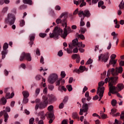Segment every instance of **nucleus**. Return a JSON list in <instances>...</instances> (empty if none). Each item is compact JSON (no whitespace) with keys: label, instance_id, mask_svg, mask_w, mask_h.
Returning a JSON list of instances; mask_svg holds the SVG:
<instances>
[{"label":"nucleus","instance_id":"nucleus-3","mask_svg":"<svg viewBox=\"0 0 124 124\" xmlns=\"http://www.w3.org/2000/svg\"><path fill=\"white\" fill-rule=\"evenodd\" d=\"M48 81L50 84H54L55 82V86L58 87V91L60 92H62V91L66 92L67 91L64 86H62V85H64L65 80L62 78H59V76L56 74L50 75L48 78Z\"/></svg>","mask_w":124,"mask_h":124},{"label":"nucleus","instance_id":"nucleus-51","mask_svg":"<svg viewBox=\"0 0 124 124\" xmlns=\"http://www.w3.org/2000/svg\"><path fill=\"white\" fill-rule=\"evenodd\" d=\"M74 15H76V14H79V9L78 8L76 9V10L74 12Z\"/></svg>","mask_w":124,"mask_h":124},{"label":"nucleus","instance_id":"nucleus-40","mask_svg":"<svg viewBox=\"0 0 124 124\" xmlns=\"http://www.w3.org/2000/svg\"><path fill=\"white\" fill-rule=\"evenodd\" d=\"M40 93V89L37 88L35 90V94L36 96H37L38 94H39V93Z\"/></svg>","mask_w":124,"mask_h":124},{"label":"nucleus","instance_id":"nucleus-13","mask_svg":"<svg viewBox=\"0 0 124 124\" xmlns=\"http://www.w3.org/2000/svg\"><path fill=\"white\" fill-rule=\"evenodd\" d=\"M38 116L40 117L41 120L39 121L38 124H44L43 122V120H45L46 116H47L46 114L44 113V111H40L39 112Z\"/></svg>","mask_w":124,"mask_h":124},{"label":"nucleus","instance_id":"nucleus-25","mask_svg":"<svg viewBox=\"0 0 124 124\" xmlns=\"http://www.w3.org/2000/svg\"><path fill=\"white\" fill-rule=\"evenodd\" d=\"M22 94L23 95V97L28 98L29 96H30V93H29V92L25 91H23L22 92Z\"/></svg>","mask_w":124,"mask_h":124},{"label":"nucleus","instance_id":"nucleus-61","mask_svg":"<svg viewBox=\"0 0 124 124\" xmlns=\"http://www.w3.org/2000/svg\"><path fill=\"white\" fill-rule=\"evenodd\" d=\"M47 92L48 91H47V88H45L43 90V93L44 94H46Z\"/></svg>","mask_w":124,"mask_h":124},{"label":"nucleus","instance_id":"nucleus-37","mask_svg":"<svg viewBox=\"0 0 124 124\" xmlns=\"http://www.w3.org/2000/svg\"><path fill=\"white\" fill-rule=\"evenodd\" d=\"M29 102V99L28 98L24 97L23 100V103H24V104H26Z\"/></svg>","mask_w":124,"mask_h":124},{"label":"nucleus","instance_id":"nucleus-39","mask_svg":"<svg viewBox=\"0 0 124 124\" xmlns=\"http://www.w3.org/2000/svg\"><path fill=\"white\" fill-rule=\"evenodd\" d=\"M122 123V121H118L117 119H115L114 124H121Z\"/></svg>","mask_w":124,"mask_h":124},{"label":"nucleus","instance_id":"nucleus-6","mask_svg":"<svg viewBox=\"0 0 124 124\" xmlns=\"http://www.w3.org/2000/svg\"><path fill=\"white\" fill-rule=\"evenodd\" d=\"M15 21H16V16L13 14L9 13L5 19V23L12 26V25H14Z\"/></svg>","mask_w":124,"mask_h":124},{"label":"nucleus","instance_id":"nucleus-28","mask_svg":"<svg viewBox=\"0 0 124 124\" xmlns=\"http://www.w3.org/2000/svg\"><path fill=\"white\" fill-rule=\"evenodd\" d=\"M10 2L9 0H0V5H2L4 2L6 4H8Z\"/></svg>","mask_w":124,"mask_h":124},{"label":"nucleus","instance_id":"nucleus-55","mask_svg":"<svg viewBox=\"0 0 124 124\" xmlns=\"http://www.w3.org/2000/svg\"><path fill=\"white\" fill-rule=\"evenodd\" d=\"M9 72H8V71H7V70L6 69H5L4 71V75L5 76H8V74H9Z\"/></svg>","mask_w":124,"mask_h":124},{"label":"nucleus","instance_id":"nucleus-44","mask_svg":"<svg viewBox=\"0 0 124 124\" xmlns=\"http://www.w3.org/2000/svg\"><path fill=\"white\" fill-rule=\"evenodd\" d=\"M34 122V118H31L29 120V124H33Z\"/></svg>","mask_w":124,"mask_h":124},{"label":"nucleus","instance_id":"nucleus-22","mask_svg":"<svg viewBox=\"0 0 124 124\" xmlns=\"http://www.w3.org/2000/svg\"><path fill=\"white\" fill-rule=\"evenodd\" d=\"M72 59H73V60H76V62L79 63V62H80V60H81V57H80L79 54H75L72 56Z\"/></svg>","mask_w":124,"mask_h":124},{"label":"nucleus","instance_id":"nucleus-29","mask_svg":"<svg viewBox=\"0 0 124 124\" xmlns=\"http://www.w3.org/2000/svg\"><path fill=\"white\" fill-rule=\"evenodd\" d=\"M100 116L101 117L102 119H106V118H107V115L103 113L102 111H100Z\"/></svg>","mask_w":124,"mask_h":124},{"label":"nucleus","instance_id":"nucleus-1","mask_svg":"<svg viewBox=\"0 0 124 124\" xmlns=\"http://www.w3.org/2000/svg\"><path fill=\"white\" fill-rule=\"evenodd\" d=\"M112 74V77L107 78L105 79V82L106 83H108L109 86V92L108 94L109 96H111L112 94H117V96L122 98V96L119 93V92H121L124 88V84H119L117 86H115V85L118 83V80L119 77H117L119 75V73H123V68L120 66L119 68L116 67V69L114 68L109 69L108 71L107 76H110V74Z\"/></svg>","mask_w":124,"mask_h":124},{"label":"nucleus","instance_id":"nucleus-35","mask_svg":"<svg viewBox=\"0 0 124 124\" xmlns=\"http://www.w3.org/2000/svg\"><path fill=\"white\" fill-rule=\"evenodd\" d=\"M117 104V100H116L115 99H113L111 101V105H112V106H116Z\"/></svg>","mask_w":124,"mask_h":124},{"label":"nucleus","instance_id":"nucleus-8","mask_svg":"<svg viewBox=\"0 0 124 124\" xmlns=\"http://www.w3.org/2000/svg\"><path fill=\"white\" fill-rule=\"evenodd\" d=\"M24 60H26L28 62H31V54L23 52L20 55L19 61L20 62H23Z\"/></svg>","mask_w":124,"mask_h":124},{"label":"nucleus","instance_id":"nucleus-11","mask_svg":"<svg viewBox=\"0 0 124 124\" xmlns=\"http://www.w3.org/2000/svg\"><path fill=\"white\" fill-rule=\"evenodd\" d=\"M11 98L10 93L9 92L6 93L5 97H3L0 99V105H5L6 104V102H7V100L6 99H9Z\"/></svg>","mask_w":124,"mask_h":124},{"label":"nucleus","instance_id":"nucleus-4","mask_svg":"<svg viewBox=\"0 0 124 124\" xmlns=\"http://www.w3.org/2000/svg\"><path fill=\"white\" fill-rule=\"evenodd\" d=\"M69 47L70 49H67V52L68 54H71L72 53V49L75 47H82V48H85V45L82 44V42L80 43L78 42V39L76 38L73 40V43L72 44H69Z\"/></svg>","mask_w":124,"mask_h":124},{"label":"nucleus","instance_id":"nucleus-53","mask_svg":"<svg viewBox=\"0 0 124 124\" xmlns=\"http://www.w3.org/2000/svg\"><path fill=\"white\" fill-rule=\"evenodd\" d=\"M98 0H92V4H96V3H97V2H98Z\"/></svg>","mask_w":124,"mask_h":124},{"label":"nucleus","instance_id":"nucleus-18","mask_svg":"<svg viewBox=\"0 0 124 124\" xmlns=\"http://www.w3.org/2000/svg\"><path fill=\"white\" fill-rule=\"evenodd\" d=\"M46 115V117H47L48 119H49L48 122L49 124H52L53 121L55 120V118H54V113H53V112H47Z\"/></svg>","mask_w":124,"mask_h":124},{"label":"nucleus","instance_id":"nucleus-50","mask_svg":"<svg viewBox=\"0 0 124 124\" xmlns=\"http://www.w3.org/2000/svg\"><path fill=\"white\" fill-rule=\"evenodd\" d=\"M10 90V88H5L4 90V93H9Z\"/></svg>","mask_w":124,"mask_h":124},{"label":"nucleus","instance_id":"nucleus-49","mask_svg":"<svg viewBox=\"0 0 124 124\" xmlns=\"http://www.w3.org/2000/svg\"><path fill=\"white\" fill-rule=\"evenodd\" d=\"M61 75L62 78H64V77H65V75H66L65 72H64V71L61 72Z\"/></svg>","mask_w":124,"mask_h":124},{"label":"nucleus","instance_id":"nucleus-5","mask_svg":"<svg viewBox=\"0 0 124 124\" xmlns=\"http://www.w3.org/2000/svg\"><path fill=\"white\" fill-rule=\"evenodd\" d=\"M43 101L39 103V104H37L35 107V110H37L39 108V109H44L46 108L48 105V97L45 95L43 96Z\"/></svg>","mask_w":124,"mask_h":124},{"label":"nucleus","instance_id":"nucleus-47","mask_svg":"<svg viewBox=\"0 0 124 124\" xmlns=\"http://www.w3.org/2000/svg\"><path fill=\"white\" fill-rule=\"evenodd\" d=\"M64 107V104H63V103H61L59 106V109H62Z\"/></svg>","mask_w":124,"mask_h":124},{"label":"nucleus","instance_id":"nucleus-59","mask_svg":"<svg viewBox=\"0 0 124 124\" xmlns=\"http://www.w3.org/2000/svg\"><path fill=\"white\" fill-rule=\"evenodd\" d=\"M20 9H25V8H27V6L26 5H22L20 6Z\"/></svg>","mask_w":124,"mask_h":124},{"label":"nucleus","instance_id":"nucleus-2","mask_svg":"<svg viewBox=\"0 0 124 124\" xmlns=\"http://www.w3.org/2000/svg\"><path fill=\"white\" fill-rule=\"evenodd\" d=\"M67 18H68V13L64 12L62 13L59 18L56 19V23L57 24H62V27H65L64 31L60 27H56L53 31V33H49V37L50 38L55 37V38L58 39L59 36L61 35V37L63 39H65L67 34L72 31L70 27H67Z\"/></svg>","mask_w":124,"mask_h":124},{"label":"nucleus","instance_id":"nucleus-62","mask_svg":"<svg viewBox=\"0 0 124 124\" xmlns=\"http://www.w3.org/2000/svg\"><path fill=\"white\" fill-rule=\"evenodd\" d=\"M55 10H61V6L59 5L55 6Z\"/></svg>","mask_w":124,"mask_h":124},{"label":"nucleus","instance_id":"nucleus-52","mask_svg":"<svg viewBox=\"0 0 124 124\" xmlns=\"http://www.w3.org/2000/svg\"><path fill=\"white\" fill-rule=\"evenodd\" d=\"M48 88L50 91H53V90H54V86L53 85H48Z\"/></svg>","mask_w":124,"mask_h":124},{"label":"nucleus","instance_id":"nucleus-38","mask_svg":"<svg viewBox=\"0 0 124 124\" xmlns=\"http://www.w3.org/2000/svg\"><path fill=\"white\" fill-rule=\"evenodd\" d=\"M111 112L110 113V114H112V115L115 114V113H117V109L116 108H112L111 110Z\"/></svg>","mask_w":124,"mask_h":124},{"label":"nucleus","instance_id":"nucleus-42","mask_svg":"<svg viewBox=\"0 0 124 124\" xmlns=\"http://www.w3.org/2000/svg\"><path fill=\"white\" fill-rule=\"evenodd\" d=\"M91 63H93V60L89 59L86 63V64H91Z\"/></svg>","mask_w":124,"mask_h":124},{"label":"nucleus","instance_id":"nucleus-36","mask_svg":"<svg viewBox=\"0 0 124 124\" xmlns=\"http://www.w3.org/2000/svg\"><path fill=\"white\" fill-rule=\"evenodd\" d=\"M47 35L46 33H39V36L40 37H42V38H44V37H45V36H46Z\"/></svg>","mask_w":124,"mask_h":124},{"label":"nucleus","instance_id":"nucleus-54","mask_svg":"<svg viewBox=\"0 0 124 124\" xmlns=\"http://www.w3.org/2000/svg\"><path fill=\"white\" fill-rule=\"evenodd\" d=\"M76 47L75 48H74L73 49V53H78V47H77V46H75Z\"/></svg>","mask_w":124,"mask_h":124},{"label":"nucleus","instance_id":"nucleus-24","mask_svg":"<svg viewBox=\"0 0 124 124\" xmlns=\"http://www.w3.org/2000/svg\"><path fill=\"white\" fill-rule=\"evenodd\" d=\"M97 94L99 95L100 96L99 99L98 100V101H100L101 99H102V97H103V94L104 93V92L103 91H97Z\"/></svg>","mask_w":124,"mask_h":124},{"label":"nucleus","instance_id":"nucleus-56","mask_svg":"<svg viewBox=\"0 0 124 124\" xmlns=\"http://www.w3.org/2000/svg\"><path fill=\"white\" fill-rule=\"evenodd\" d=\"M112 47V44L111 43V42H109L108 44V46L107 47V49L108 50H110L111 49V47Z\"/></svg>","mask_w":124,"mask_h":124},{"label":"nucleus","instance_id":"nucleus-7","mask_svg":"<svg viewBox=\"0 0 124 124\" xmlns=\"http://www.w3.org/2000/svg\"><path fill=\"white\" fill-rule=\"evenodd\" d=\"M10 111H11V108L10 107H7L5 108V110H3V111H1L0 112V117H2V116L4 115L5 123L7 122L8 118H9V116H8V113H7V112H9Z\"/></svg>","mask_w":124,"mask_h":124},{"label":"nucleus","instance_id":"nucleus-16","mask_svg":"<svg viewBox=\"0 0 124 124\" xmlns=\"http://www.w3.org/2000/svg\"><path fill=\"white\" fill-rule=\"evenodd\" d=\"M46 96H47L48 102H49L50 104H52V103H54L55 101H57V98H56V97L53 94H48Z\"/></svg>","mask_w":124,"mask_h":124},{"label":"nucleus","instance_id":"nucleus-17","mask_svg":"<svg viewBox=\"0 0 124 124\" xmlns=\"http://www.w3.org/2000/svg\"><path fill=\"white\" fill-rule=\"evenodd\" d=\"M85 70H86V71H88V69H87L85 66L80 65L79 69H76L73 71V72H76V73L80 74V72H84Z\"/></svg>","mask_w":124,"mask_h":124},{"label":"nucleus","instance_id":"nucleus-45","mask_svg":"<svg viewBox=\"0 0 124 124\" xmlns=\"http://www.w3.org/2000/svg\"><path fill=\"white\" fill-rule=\"evenodd\" d=\"M58 55L59 57H62V55H63V53L62 52V51L60 50L58 53Z\"/></svg>","mask_w":124,"mask_h":124},{"label":"nucleus","instance_id":"nucleus-19","mask_svg":"<svg viewBox=\"0 0 124 124\" xmlns=\"http://www.w3.org/2000/svg\"><path fill=\"white\" fill-rule=\"evenodd\" d=\"M74 3L76 5H79H79L80 7H83V6H85L87 4L86 2H85V0H78V1L74 0Z\"/></svg>","mask_w":124,"mask_h":124},{"label":"nucleus","instance_id":"nucleus-31","mask_svg":"<svg viewBox=\"0 0 124 124\" xmlns=\"http://www.w3.org/2000/svg\"><path fill=\"white\" fill-rule=\"evenodd\" d=\"M54 109V107L52 105H50L47 108L48 111H49V113H52V111H53Z\"/></svg>","mask_w":124,"mask_h":124},{"label":"nucleus","instance_id":"nucleus-12","mask_svg":"<svg viewBox=\"0 0 124 124\" xmlns=\"http://www.w3.org/2000/svg\"><path fill=\"white\" fill-rule=\"evenodd\" d=\"M3 50L1 52L2 59H5V56L7 55L8 51L7 50L8 49V44L5 43L3 46Z\"/></svg>","mask_w":124,"mask_h":124},{"label":"nucleus","instance_id":"nucleus-26","mask_svg":"<svg viewBox=\"0 0 124 124\" xmlns=\"http://www.w3.org/2000/svg\"><path fill=\"white\" fill-rule=\"evenodd\" d=\"M72 118H73V119H79L78 113L77 112H73L72 114Z\"/></svg>","mask_w":124,"mask_h":124},{"label":"nucleus","instance_id":"nucleus-20","mask_svg":"<svg viewBox=\"0 0 124 124\" xmlns=\"http://www.w3.org/2000/svg\"><path fill=\"white\" fill-rule=\"evenodd\" d=\"M104 84V81H101L98 83V87L97 92H104L105 90V88L103 87Z\"/></svg>","mask_w":124,"mask_h":124},{"label":"nucleus","instance_id":"nucleus-23","mask_svg":"<svg viewBox=\"0 0 124 124\" xmlns=\"http://www.w3.org/2000/svg\"><path fill=\"white\" fill-rule=\"evenodd\" d=\"M8 7H4L1 12L0 16H4L6 13H7V11L8 10Z\"/></svg>","mask_w":124,"mask_h":124},{"label":"nucleus","instance_id":"nucleus-43","mask_svg":"<svg viewBox=\"0 0 124 124\" xmlns=\"http://www.w3.org/2000/svg\"><path fill=\"white\" fill-rule=\"evenodd\" d=\"M41 78H42V77L40 75H37L35 77V79L37 81H39V80H41Z\"/></svg>","mask_w":124,"mask_h":124},{"label":"nucleus","instance_id":"nucleus-63","mask_svg":"<svg viewBox=\"0 0 124 124\" xmlns=\"http://www.w3.org/2000/svg\"><path fill=\"white\" fill-rule=\"evenodd\" d=\"M119 64L120 65V66H124V61H121L119 63Z\"/></svg>","mask_w":124,"mask_h":124},{"label":"nucleus","instance_id":"nucleus-27","mask_svg":"<svg viewBox=\"0 0 124 124\" xmlns=\"http://www.w3.org/2000/svg\"><path fill=\"white\" fill-rule=\"evenodd\" d=\"M24 3L31 5L32 4V1L31 0H23Z\"/></svg>","mask_w":124,"mask_h":124},{"label":"nucleus","instance_id":"nucleus-30","mask_svg":"<svg viewBox=\"0 0 124 124\" xmlns=\"http://www.w3.org/2000/svg\"><path fill=\"white\" fill-rule=\"evenodd\" d=\"M80 31H81V33H82V34H84V33H85V32L87 31V29L85 28L80 27Z\"/></svg>","mask_w":124,"mask_h":124},{"label":"nucleus","instance_id":"nucleus-14","mask_svg":"<svg viewBox=\"0 0 124 124\" xmlns=\"http://www.w3.org/2000/svg\"><path fill=\"white\" fill-rule=\"evenodd\" d=\"M82 108L83 109H80L79 115H80V116L83 115V113H87V112H88V110H89L88 104L84 103L82 105Z\"/></svg>","mask_w":124,"mask_h":124},{"label":"nucleus","instance_id":"nucleus-64","mask_svg":"<svg viewBox=\"0 0 124 124\" xmlns=\"http://www.w3.org/2000/svg\"><path fill=\"white\" fill-rule=\"evenodd\" d=\"M62 124H67V121H66L65 120H64L62 121Z\"/></svg>","mask_w":124,"mask_h":124},{"label":"nucleus","instance_id":"nucleus-48","mask_svg":"<svg viewBox=\"0 0 124 124\" xmlns=\"http://www.w3.org/2000/svg\"><path fill=\"white\" fill-rule=\"evenodd\" d=\"M10 106L12 108H13V107H14V106H15V101H12L11 102Z\"/></svg>","mask_w":124,"mask_h":124},{"label":"nucleus","instance_id":"nucleus-21","mask_svg":"<svg viewBox=\"0 0 124 124\" xmlns=\"http://www.w3.org/2000/svg\"><path fill=\"white\" fill-rule=\"evenodd\" d=\"M35 38V35L34 34H32L30 35L29 36V40L30 42H29V45L31 47H32V45H33V42L34 41V39Z\"/></svg>","mask_w":124,"mask_h":124},{"label":"nucleus","instance_id":"nucleus-9","mask_svg":"<svg viewBox=\"0 0 124 124\" xmlns=\"http://www.w3.org/2000/svg\"><path fill=\"white\" fill-rule=\"evenodd\" d=\"M109 60V53L107 52L105 54H101L100 56H98V61L101 60V62H107Z\"/></svg>","mask_w":124,"mask_h":124},{"label":"nucleus","instance_id":"nucleus-46","mask_svg":"<svg viewBox=\"0 0 124 124\" xmlns=\"http://www.w3.org/2000/svg\"><path fill=\"white\" fill-rule=\"evenodd\" d=\"M68 100V97L65 96L63 100V103H66Z\"/></svg>","mask_w":124,"mask_h":124},{"label":"nucleus","instance_id":"nucleus-10","mask_svg":"<svg viewBox=\"0 0 124 124\" xmlns=\"http://www.w3.org/2000/svg\"><path fill=\"white\" fill-rule=\"evenodd\" d=\"M87 17L89 18V17L91 16V13H90V11L88 10H85V11H83L82 10H79L78 13V16L80 18H82V17Z\"/></svg>","mask_w":124,"mask_h":124},{"label":"nucleus","instance_id":"nucleus-58","mask_svg":"<svg viewBox=\"0 0 124 124\" xmlns=\"http://www.w3.org/2000/svg\"><path fill=\"white\" fill-rule=\"evenodd\" d=\"M40 62H41V63H42L43 64L44 63V58H43V56L41 57Z\"/></svg>","mask_w":124,"mask_h":124},{"label":"nucleus","instance_id":"nucleus-15","mask_svg":"<svg viewBox=\"0 0 124 124\" xmlns=\"http://www.w3.org/2000/svg\"><path fill=\"white\" fill-rule=\"evenodd\" d=\"M116 57H117L116 54H112L110 57L111 60H110L109 62V65H111L112 64V66H113V67H115L116 63H117V61H118L117 60H115Z\"/></svg>","mask_w":124,"mask_h":124},{"label":"nucleus","instance_id":"nucleus-41","mask_svg":"<svg viewBox=\"0 0 124 124\" xmlns=\"http://www.w3.org/2000/svg\"><path fill=\"white\" fill-rule=\"evenodd\" d=\"M78 38H81L82 40L85 39V36L83 34H79L78 36Z\"/></svg>","mask_w":124,"mask_h":124},{"label":"nucleus","instance_id":"nucleus-34","mask_svg":"<svg viewBox=\"0 0 124 124\" xmlns=\"http://www.w3.org/2000/svg\"><path fill=\"white\" fill-rule=\"evenodd\" d=\"M19 22H20V24H19L20 27H24V26H25V20H20Z\"/></svg>","mask_w":124,"mask_h":124},{"label":"nucleus","instance_id":"nucleus-60","mask_svg":"<svg viewBox=\"0 0 124 124\" xmlns=\"http://www.w3.org/2000/svg\"><path fill=\"white\" fill-rule=\"evenodd\" d=\"M84 25H85V22L80 21V27H84Z\"/></svg>","mask_w":124,"mask_h":124},{"label":"nucleus","instance_id":"nucleus-32","mask_svg":"<svg viewBox=\"0 0 124 124\" xmlns=\"http://www.w3.org/2000/svg\"><path fill=\"white\" fill-rule=\"evenodd\" d=\"M66 87L69 92L72 91V86L71 85H68Z\"/></svg>","mask_w":124,"mask_h":124},{"label":"nucleus","instance_id":"nucleus-57","mask_svg":"<svg viewBox=\"0 0 124 124\" xmlns=\"http://www.w3.org/2000/svg\"><path fill=\"white\" fill-rule=\"evenodd\" d=\"M36 55H38V56H40V50L39 48H37V50L36 51Z\"/></svg>","mask_w":124,"mask_h":124},{"label":"nucleus","instance_id":"nucleus-33","mask_svg":"<svg viewBox=\"0 0 124 124\" xmlns=\"http://www.w3.org/2000/svg\"><path fill=\"white\" fill-rule=\"evenodd\" d=\"M103 4H104V2L102 0H101L98 3V7L99 8L101 7V6L103 5Z\"/></svg>","mask_w":124,"mask_h":124}]
</instances>
